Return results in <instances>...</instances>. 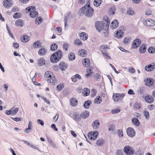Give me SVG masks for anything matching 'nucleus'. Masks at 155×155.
<instances>
[{"instance_id": "obj_56", "label": "nucleus", "mask_w": 155, "mask_h": 155, "mask_svg": "<svg viewBox=\"0 0 155 155\" xmlns=\"http://www.w3.org/2000/svg\"><path fill=\"white\" fill-rule=\"evenodd\" d=\"M131 38L128 37L126 38L124 40V43L125 44H127L129 43L130 40Z\"/></svg>"}, {"instance_id": "obj_47", "label": "nucleus", "mask_w": 155, "mask_h": 155, "mask_svg": "<svg viewBox=\"0 0 155 155\" xmlns=\"http://www.w3.org/2000/svg\"><path fill=\"white\" fill-rule=\"evenodd\" d=\"M148 52L151 53H154L155 52V48L153 47H150L148 49Z\"/></svg>"}, {"instance_id": "obj_41", "label": "nucleus", "mask_w": 155, "mask_h": 155, "mask_svg": "<svg viewBox=\"0 0 155 155\" xmlns=\"http://www.w3.org/2000/svg\"><path fill=\"white\" fill-rule=\"evenodd\" d=\"M58 48V45L56 44H52L50 46V49L51 51H54L56 50Z\"/></svg>"}, {"instance_id": "obj_46", "label": "nucleus", "mask_w": 155, "mask_h": 155, "mask_svg": "<svg viewBox=\"0 0 155 155\" xmlns=\"http://www.w3.org/2000/svg\"><path fill=\"white\" fill-rule=\"evenodd\" d=\"M117 133L119 137H122L123 136V132L121 129H119L117 131Z\"/></svg>"}, {"instance_id": "obj_7", "label": "nucleus", "mask_w": 155, "mask_h": 155, "mask_svg": "<svg viewBox=\"0 0 155 155\" xmlns=\"http://www.w3.org/2000/svg\"><path fill=\"white\" fill-rule=\"evenodd\" d=\"M69 116L76 122L80 121L81 120V117L79 113L78 112L74 113L72 115H70Z\"/></svg>"}, {"instance_id": "obj_37", "label": "nucleus", "mask_w": 155, "mask_h": 155, "mask_svg": "<svg viewBox=\"0 0 155 155\" xmlns=\"http://www.w3.org/2000/svg\"><path fill=\"white\" fill-rule=\"evenodd\" d=\"M71 104L72 106H76L78 103V101L74 98H72L70 100Z\"/></svg>"}, {"instance_id": "obj_25", "label": "nucleus", "mask_w": 155, "mask_h": 155, "mask_svg": "<svg viewBox=\"0 0 155 155\" xmlns=\"http://www.w3.org/2000/svg\"><path fill=\"white\" fill-rule=\"evenodd\" d=\"M29 37L26 35L21 36V41L24 43L27 42L29 41Z\"/></svg>"}, {"instance_id": "obj_64", "label": "nucleus", "mask_w": 155, "mask_h": 155, "mask_svg": "<svg viewBox=\"0 0 155 155\" xmlns=\"http://www.w3.org/2000/svg\"><path fill=\"white\" fill-rule=\"evenodd\" d=\"M68 45L67 43H64L63 45V48L66 51L68 50Z\"/></svg>"}, {"instance_id": "obj_10", "label": "nucleus", "mask_w": 155, "mask_h": 155, "mask_svg": "<svg viewBox=\"0 0 155 155\" xmlns=\"http://www.w3.org/2000/svg\"><path fill=\"white\" fill-rule=\"evenodd\" d=\"M143 24L148 26H152L155 25L154 21L151 18L147 19L143 22Z\"/></svg>"}, {"instance_id": "obj_32", "label": "nucleus", "mask_w": 155, "mask_h": 155, "mask_svg": "<svg viewBox=\"0 0 155 155\" xmlns=\"http://www.w3.org/2000/svg\"><path fill=\"white\" fill-rule=\"evenodd\" d=\"M53 75V73L49 71L46 72L45 74V76L46 80L47 79V78H51V77Z\"/></svg>"}, {"instance_id": "obj_29", "label": "nucleus", "mask_w": 155, "mask_h": 155, "mask_svg": "<svg viewBox=\"0 0 155 155\" xmlns=\"http://www.w3.org/2000/svg\"><path fill=\"white\" fill-rule=\"evenodd\" d=\"M90 93V90L87 88H84L82 94L84 96H88Z\"/></svg>"}, {"instance_id": "obj_13", "label": "nucleus", "mask_w": 155, "mask_h": 155, "mask_svg": "<svg viewBox=\"0 0 155 155\" xmlns=\"http://www.w3.org/2000/svg\"><path fill=\"white\" fill-rule=\"evenodd\" d=\"M127 133L129 136L133 137L135 136V132L132 127H129L127 130Z\"/></svg>"}, {"instance_id": "obj_52", "label": "nucleus", "mask_w": 155, "mask_h": 155, "mask_svg": "<svg viewBox=\"0 0 155 155\" xmlns=\"http://www.w3.org/2000/svg\"><path fill=\"white\" fill-rule=\"evenodd\" d=\"M150 70L151 71H153L155 69V64L153 63L150 64Z\"/></svg>"}, {"instance_id": "obj_17", "label": "nucleus", "mask_w": 155, "mask_h": 155, "mask_svg": "<svg viewBox=\"0 0 155 155\" xmlns=\"http://www.w3.org/2000/svg\"><path fill=\"white\" fill-rule=\"evenodd\" d=\"M47 80L52 85L55 84L56 82L55 78L54 75L51 76V78H47Z\"/></svg>"}, {"instance_id": "obj_50", "label": "nucleus", "mask_w": 155, "mask_h": 155, "mask_svg": "<svg viewBox=\"0 0 155 155\" xmlns=\"http://www.w3.org/2000/svg\"><path fill=\"white\" fill-rule=\"evenodd\" d=\"M74 43L77 45H81V43L79 39H76L74 41Z\"/></svg>"}, {"instance_id": "obj_55", "label": "nucleus", "mask_w": 155, "mask_h": 155, "mask_svg": "<svg viewBox=\"0 0 155 155\" xmlns=\"http://www.w3.org/2000/svg\"><path fill=\"white\" fill-rule=\"evenodd\" d=\"M41 98L44 100V101L47 104H50V101L47 99L46 98L44 97H41Z\"/></svg>"}, {"instance_id": "obj_39", "label": "nucleus", "mask_w": 155, "mask_h": 155, "mask_svg": "<svg viewBox=\"0 0 155 155\" xmlns=\"http://www.w3.org/2000/svg\"><path fill=\"white\" fill-rule=\"evenodd\" d=\"M102 102L100 96H99L96 98L94 101V102L97 104H100Z\"/></svg>"}, {"instance_id": "obj_35", "label": "nucleus", "mask_w": 155, "mask_h": 155, "mask_svg": "<svg viewBox=\"0 0 155 155\" xmlns=\"http://www.w3.org/2000/svg\"><path fill=\"white\" fill-rule=\"evenodd\" d=\"M101 3V0H94V4L95 6L97 7L100 5Z\"/></svg>"}, {"instance_id": "obj_57", "label": "nucleus", "mask_w": 155, "mask_h": 155, "mask_svg": "<svg viewBox=\"0 0 155 155\" xmlns=\"http://www.w3.org/2000/svg\"><path fill=\"white\" fill-rule=\"evenodd\" d=\"M96 90L94 89H92L91 91V95L92 97H94L96 95Z\"/></svg>"}, {"instance_id": "obj_58", "label": "nucleus", "mask_w": 155, "mask_h": 155, "mask_svg": "<svg viewBox=\"0 0 155 155\" xmlns=\"http://www.w3.org/2000/svg\"><path fill=\"white\" fill-rule=\"evenodd\" d=\"M37 123L38 124H40L42 126L44 125V121L41 119H38L37 120Z\"/></svg>"}, {"instance_id": "obj_62", "label": "nucleus", "mask_w": 155, "mask_h": 155, "mask_svg": "<svg viewBox=\"0 0 155 155\" xmlns=\"http://www.w3.org/2000/svg\"><path fill=\"white\" fill-rule=\"evenodd\" d=\"M148 108L150 110H153L154 108V106L153 104L149 105L148 106Z\"/></svg>"}, {"instance_id": "obj_30", "label": "nucleus", "mask_w": 155, "mask_h": 155, "mask_svg": "<svg viewBox=\"0 0 155 155\" xmlns=\"http://www.w3.org/2000/svg\"><path fill=\"white\" fill-rule=\"evenodd\" d=\"M91 104V101L90 100H88L84 102L83 106L84 108H85L88 109L89 107Z\"/></svg>"}, {"instance_id": "obj_6", "label": "nucleus", "mask_w": 155, "mask_h": 155, "mask_svg": "<svg viewBox=\"0 0 155 155\" xmlns=\"http://www.w3.org/2000/svg\"><path fill=\"white\" fill-rule=\"evenodd\" d=\"M124 151L127 155H132L135 153L134 149L129 146H126L124 148Z\"/></svg>"}, {"instance_id": "obj_5", "label": "nucleus", "mask_w": 155, "mask_h": 155, "mask_svg": "<svg viewBox=\"0 0 155 155\" xmlns=\"http://www.w3.org/2000/svg\"><path fill=\"white\" fill-rule=\"evenodd\" d=\"M125 94L124 93H115L112 96V99L114 101L118 102L122 100Z\"/></svg>"}, {"instance_id": "obj_31", "label": "nucleus", "mask_w": 155, "mask_h": 155, "mask_svg": "<svg viewBox=\"0 0 155 155\" xmlns=\"http://www.w3.org/2000/svg\"><path fill=\"white\" fill-rule=\"evenodd\" d=\"M75 56L73 52H70L68 55V58L70 61H72L75 59Z\"/></svg>"}, {"instance_id": "obj_12", "label": "nucleus", "mask_w": 155, "mask_h": 155, "mask_svg": "<svg viewBox=\"0 0 155 155\" xmlns=\"http://www.w3.org/2000/svg\"><path fill=\"white\" fill-rule=\"evenodd\" d=\"M12 0H4L3 5L5 8H10L12 5Z\"/></svg>"}, {"instance_id": "obj_45", "label": "nucleus", "mask_w": 155, "mask_h": 155, "mask_svg": "<svg viewBox=\"0 0 155 155\" xmlns=\"http://www.w3.org/2000/svg\"><path fill=\"white\" fill-rule=\"evenodd\" d=\"M134 107L137 109H139L141 108L140 104L138 102H136L134 105Z\"/></svg>"}, {"instance_id": "obj_38", "label": "nucleus", "mask_w": 155, "mask_h": 155, "mask_svg": "<svg viewBox=\"0 0 155 155\" xmlns=\"http://www.w3.org/2000/svg\"><path fill=\"white\" fill-rule=\"evenodd\" d=\"M123 31L120 30L117 31L116 33V36L118 38H121L123 37Z\"/></svg>"}, {"instance_id": "obj_15", "label": "nucleus", "mask_w": 155, "mask_h": 155, "mask_svg": "<svg viewBox=\"0 0 155 155\" xmlns=\"http://www.w3.org/2000/svg\"><path fill=\"white\" fill-rule=\"evenodd\" d=\"M15 25L16 27H22L24 25V22L22 20L19 19L15 21Z\"/></svg>"}, {"instance_id": "obj_36", "label": "nucleus", "mask_w": 155, "mask_h": 155, "mask_svg": "<svg viewBox=\"0 0 155 155\" xmlns=\"http://www.w3.org/2000/svg\"><path fill=\"white\" fill-rule=\"evenodd\" d=\"M15 107L13 106L11 109H12V113L13 115L16 114L19 110V108L18 107H16L15 108Z\"/></svg>"}, {"instance_id": "obj_19", "label": "nucleus", "mask_w": 155, "mask_h": 155, "mask_svg": "<svg viewBox=\"0 0 155 155\" xmlns=\"http://www.w3.org/2000/svg\"><path fill=\"white\" fill-rule=\"evenodd\" d=\"M118 25L119 23L117 21L114 20L111 22L110 27L112 29H115L118 26Z\"/></svg>"}, {"instance_id": "obj_26", "label": "nucleus", "mask_w": 155, "mask_h": 155, "mask_svg": "<svg viewBox=\"0 0 155 155\" xmlns=\"http://www.w3.org/2000/svg\"><path fill=\"white\" fill-rule=\"evenodd\" d=\"M132 122L136 126H138L140 125V122L138 119L137 118H133L132 119Z\"/></svg>"}, {"instance_id": "obj_43", "label": "nucleus", "mask_w": 155, "mask_h": 155, "mask_svg": "<svg viewBox=\"0 0 155 155\" xmlns=\"http://www.w3.org/2000/svg\"><path fill=\"white\" fill-rule=\"evenodd\" d=\"M101 51L102 52L103 55L106 58H107V59H110V57L108 55L107 53L105 51L102 50Z\"/></svg>"}, {"instance_id": "obj_61", "label": "nucleus", "mask_w": 155, "mask_h": 155, "mask_svg": "<svg viewBox=\"0 0 155 155\" xmlns=\"http://www.w3.org/2000/svg\"><path fill=\"white\" fill-rule=\"evenodd\" d=\"M51 127L55 131H57L58 130V128L56 127V125L54 124H52L51 126Z\"/></svg>"}, {"instance_id": "obj_1", "label": "nucleus", "mask_w": 155, "mask_h": 155, "mask_svg": "<svg viewBox=\"0 0 155 155\" xmlns=\"http://www.w3.org/2000/svg\"><path fill=\"white\" fill-rule=\"evenodd\" d=\"M78 12L81 13L80 15L81 16L84 14L87 17H91L93 15L94 10L90 6L89 2V3H87V5L80 9Z\"/></svg>"}, {"instance_id": "obj_59", "label": "nucleus", "mask_w": 155, "mask_h": 155, "mask_svg": "<svg viewBox=\"0 0 155 155\" xmlns=\"http://www.w3.org/2000/svg\"><path fill=\"white\" fill-rule=\"evenodd\" d=\"M127 13L128 14L130 15H132L134 13V12L132 11L131 8H129L128 9V10L127 11Z\"/></svg>"}, {"instance_id": "obj_54", "label": "nucleus", "mask_w": 155, "mask_h": 155, "mask_svg": "<svg viewBox=\"0 0 155 155\" xmlns=\"http://www.w3.org/2000/svg\"><path fill=\"white\" fill-rule=\"evenodd\" d=\"M87 73L85 75V76L86 77H88L91 74V68H90V67L89 68H87Z\"/></svg>"}, {"instance_id": "obj_48", "label": "nucleus", "mask_w": 155, "mask_h": 155, "mask_svg": "<svg viewBox=\"0 0 155 155\" xmlns=\"http://www.w3.org/2000/svg\"><path fill=\"white\" fill-rule=\"evenodd\" d=\"M144 115L146 119L148 120L149 118V114L148 112L144 110L143 112Z\"/></svg>"}, {"instance_id": "obj_49", "label": "nucleus", "mask_w": 155, "mask_h": 155, "mask_svg": "<svg viewBox=\"0 0 155 155\" xmlns=\"http://www.w3.org/2000/svg\"><path fill=\"white\" fill-rule=\"evenodd\" d=\"M120 110L119 108H116L111 111V112L112 114H115L119 113L120 112Z\"/></svg>"}, {"instance_id": "obj_9", "label": "nucleus", "mask_w": 155, "mask_h": 155, "mask_svg": "<svg viewBox=\"0 0 155 155\" xmlns=\"http://www.w3.org/2000/svg\"><path fill=\"white\" fill-rule=\"evenodd\" d=\"M98 132L96 131L94 132H91L90 133H89L88 134V138L91 140H95L98 135Z\"/></svg>"}, {"instance_id": "obj_20", "label": "nucleus", "mask_w": 155, "mask_h": 155, "mask_svg": "<svg viewBox=\"0 0 155 155\" xmlns=\"http://www.w3.org/2000/svg\"><path fill=\"white\" fill-rule=\"evenodd\" d=\"M145 100L148 103H152L154 101V98L151 96L148 95L145 97Z\"/></svg>"}, {"instance_id": "obj_34", "label": "nucleus", "mask_w": 155, "mask_h": 155, "mask_svg": "<svg viewBox=\"0 0 155 155\" xmlns=\"http://www.w3.org/2000/svg\"><path fill=\"white\" fill-rule=\"evenodd\" d=\"M42 18L41 17H38L35 19V23L39 25L42 22Z\"/></svg>"}, {"instance_id": "obj_18", "label": "nucleus", "mask_w": 155, "mask_h": 155, "mask_svg": "<svg viewBox=\"0 0 155 155\" xmlns=\"http://www.w3.org/2000/svg\"><path fill=\"white\" fill-rule=\"evenodd\" d=\"M47 52V50L46 49L42 47L39 50L38 54L40 56L45 55Z\"/></svg>"}, {"instance_id": "obj_2", "label": "nucleus", "mask_w": 155, "mask_h": 155, "mask_svg": "<svg viewBox=\"0 0 155 155\" xmlns=\"http://www.w3.org/2000/svg\"><path fill=\"white\" fill-rule=\"evenodd\" d=\"M62 55L61 51L58 50L51 55L50 58L51 61L53 63L57 62L61 59Z\"/></svg>"}, {"instance_id": "obj_3", "label": "nucleus", "mask_w": 155, "mask_h": 155, "mask_svg": "<svg viewBox=\"0 0 155 155\" xmlns=\"http://www.w3.org/2000/svg\"><path fill=\"white\" fill-rule=\"evenodd\" d=\"M110 21L109 18L106 17V19L104 20L103 23V26L105 27L104 29H102L103 31V32L104 33V35L107 37L108 35V29L110 24Z\"/></svg>"}, {"instance_id": "obj_22", "label": "nucleus", "mask_w": 155, "mask_h": 155, "mask_svg": "<svg viewBox=\"0 0 155 155\" xmlns=\"http://www.w3.org/2000/svg\"><path fill=\"white\" fill-rule=\"evenodd\" d=\"M67 67V64L64 62H61L59 64V67L62 71L65 70Z\"/></svg>"}, {"instance_id": "obj_8", "label": "nucleus", "mask_w": 155, "mask_h": 155, "mask_svg": "<svg viewBox=\"0 0 155 155\" xmlns=\"http://www.w3.org/2000/svg\"><path fill=\"white\" fill-rule=\"evenodd\" d=\"M103 22L99 21H97L95 22V27L97 30L99 32L102 31V29H104L105 27L103 26Z\"/></svg>"}, {"instance_id": "obj_27", "label": "nucleus", "mask_w": 155, "mask_h": 155, "mask_svg": "<svg viewBox=\"0 0 155 155\" xmlns=\"http://www.w3.org/2000/svg\"><path fill=\"white\" fill-rule=\"evenodd\" d=\"M100 126V122L98 120H95L94 121L93 123L92 124V126L93 128L96 129L98 128Z\"/></svg>"}, {"instance_id": "obj_16", "label": "nucleus", "mask_w": 155, "mask_h": 155, "mask_svg": "<svg viewBox=\"0 0 155 155\" xmlns=\"http://www.w3.org/2000/svg\"><path fill=\"white\" fill-rule=\"evenodd\" d=\"M89 115L90 113L87 110L83 111L80 114L81 117L83 119H85L87 118Z\"/></svg>"}, {"instance_id": "obj_24", "label": "nucleus", "mask_w": 155, "mask_h": 155, "mask_svg": "<svg viewBox=\"0 0 155 155\" xmlns=\"http://www.w3.org/2000/svg\"><path fill=\"white\" fill-rule=\"evenodd\" d=\"M45 64V61L43 58L39 59L38 61V64L39 66H41L44 65Z\"/></svg>"}, {"instance_id": "obj_11", "label": "nucleus", "mask_w": 155, "mask_h": 155, "mask_svg": "<svg viewBox=\"0 0 155 155\" xmlns=\"http://www.w3.org/2000/svg\"><path fill=\"white\" fill-rule=\"evenodd\" d=\"M146 85L150 87V86H154V80L153 78H147L145 79L144 81Z\"/></svg>"}, {"instance_id": "obj_33", "label": "nucleus", "mask_w": 155, "mask_h": 155, "mask_svg": "<svg viewBox=\"0 0 155 155\" xmlns=\"http://www.w3.org/2000/svg\"><path fill=\"white\" fill-rule=\"evenodd\" d=\"M104 140L102 139H100L97 140L96 144L98 146H100L104 144Z\"/></svg>"}, {"instance_id": "obj_4", "label": "nucleus", "mask_w": 155, "mask_h": 155, "mask_svg": "<svg viewBox=\"0 0 155 155\" xmlns=\"http://www.w3.org/2000/svg\"><path fill=\"white\" fill-rule=\"evenodd\" d=\"M27 11H28V12H30V17L34 18L36 17L38 15V12L35 11V7L31 6L26 8Z\"/></svg>"}, {"instance_id": "obj_23", "label": "nucleus", "mask_w": 155, "mask_h": 155, "mask_svg": "<svg viewBox=\"0 0 155 155\" xmlns=\"http://www.w3.org/2000/svg\"><path fill=\"white\" fill-rule=\"evenodd\" d=\"M80 39L83 40L85 41L87 40L88 38V35L84 32L81 33L80 35Z\"/></svg>"}, {"instance_id": "obj_51", "label": "nucleus", "mask_w": 155, "mask_h": 155, "mask_svg": "<svg viewBox=\"0 0 155 155\" xmlns=\"http://www.w3.org/2000/svg\"><path fill=\"white\" fill-rule=\"evenodd\" d=\"M117 155H124V154L122 150H118L116 152Z\"/></svg>"}, {"instance_id": "obj_53", "label": "nucleus", "mask_w": 155, "mask_h": 155, "mask_svg": "<svg viewBox=\"0 0 155 155\" xmlns=\"http://www.w3.org/2000/svg\"><path fill=\"white\" fill-rule=\"evenodd\" d=\"M11 118L13 120L16 121L18 122L20 121H21L22 120V118H20L18 117H11Z\"/></svg>"}, {"instance_id": "obj_42", "label": "nucleus", "mask_w": 155, "mask_h": 155, "mask_svg": "<svg viewBox=\"0 0 155 155\" xmlns=\"http://www.w3.org/2000/svg\"><path fill=\"white\" fill-rule=\"evenodd\" d=\"M40 46L41 44H40V42L38 41L35 42L33 44V47L35 48L41 47Z\"/></svg>"}, {"instance_id": "obj_21", "label": "nucleus", "mask_w": 155, "mask_h": 155, "mask_svg": "<svg viewBox=\"0 0 155 155\" xmlns=\"http://www.w3.org/2000/svg\"><path fill=\"white\" fill-rule=\"evenodd\" d=\"M82 64L84 67L87 68L90 65V62L89 59L87 58H85L83 59L82 61Z\"/></svg>"}, {"instance_id": "obj_28", "label": "nucleus", "mask_w": 155, "mask_h": 155, "mask_svg": "<svg viewBox=\"0 0 155 155\" xmlns=\"http://www.w3.org/2000/svg\"><path fill=\"white\" fill-rule=\"evenodd\" d=\"M147 48V46L146 44L141 45L140 47L139 51L141 53H144Z\"/></svg>"}, {"instance_id": "obj_63", "label": "nucleus", "mask_w": 155, "mask_h": 155, "mask_svg": "<svg viewBox=\"0 0 155 155\" xmlns=\"http://www.w3.org/2000/svg\"><path fill=\"white\" fill-rule=\"evenodd\" d=\"M95 79L97 81H99L101 78V76L99 74L97 73L95 75Z\"/></svg>"}, {"instance_id": "obj_44", "label": "nucleus", "mask_w": 155, "mask_h": 155, "mask_svg": "<svg viewBox=\"0 0 155 155\" xmlns=\"http://www.w3.org/2000/svg\"><path fill=\"white\" fill-rule=\"evenodd\" d=\"M21 14L19 12H17L13 15V17L15 19H17L21 17Z\"/></svg>"}, {"instance_id": "obj_60", "label": "nucleus", "mask_w": 155, "mask_h": 155, "mask_svg": "<svg viewBox=\"0 0 155 155\" xmlns=\"http://www.w3.org/2000/svg\"><path fill=\"white\" fill-rule=\"evenodd\" d=\"M12 109L11 108L9 110H7L5 112V114L8 115H10L11 114H12Z\"/></svg>"}, {"instance_id": "obj_40", "label": "nucleus", "mask_w": 155, "mask_h": 155, "mask_svg": "<svg viewBox=\"0 0 155 155\" xmlns=\"http://www.w3.org/2000/svg\"><path fill=\"white\" fill-rule=\"evenodd\" d=\"M79 53L80 56L84 57L85 56L86 53L85 50L81 49L79 50Z\"/></svg>"}, {"instance_id": "obj_14", "label": "nucleus", "mask_w": 155, "mask_h": 155, "mask_svg": "<svg viewBox=\"0 0 155 155\" xmlns=\"http://www.w3.org/2000/svg\"><path fill=\"white\" fill-rule=\"evenodd\" d=\"M141 43V40L139 38H137L132 43L133 48H136L139 46Z\"/></svg>"}]
</instances>
